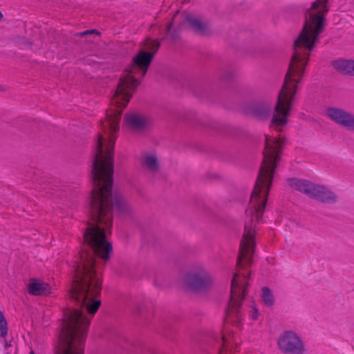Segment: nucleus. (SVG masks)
I'll list each match as a JSON object with an SVG mask.
<instances>
[{"mask_svg": "<svg viewBox=\"0 0 354 354\" xmlns=\"http://www.w3.org/2000/svg\"><path fill=\"white\" fill-rule=\"evenodd\" d=\"M172 26H173V24H170L168 26L167 30V34H169L171 31Z\"/></svg>", "mask_w": 354, "mask_h": 354, "instance_id": "20", "label": "nucleus"}, {"mask_svg": "<svg viewBox=\"0 0 354 354\" xmlns=\"http://www.w3.org/2000/svg\"><path fill=\"white\" fill-rule=\"evenodd\" d=\"M328 11V0H317L306 12L302 30L295 41V53L285 82L279 95L270 121L271 129L281 131L288 123L290 110L295 102L299 84L302 80L310 52L319 41Z\"/></svg>", "mask_w": 354, "mask_h": 354, "instance_id": "2", "label": "nucleus"}, {"mask_svg": "<svg viewBox=\"0 0 354 354\" xmlns=\"http://www.w3.org/2000/svg\"><path fill=\"white\" fill-rule=\"evenodd\" d=\"M185 22L192 30L198 34L205 33L208 28V24L206 21L196 16H187Z\"/></svg>", "mask_w": 354, "mask_h": 354, "instance_id": "11", "label": "nucleus"}, {"mask_svg": "<svg viewBox=\"0 0 354 354\" xmlns=\"http://www.w3.org/2000/svg\"><path fill=\"white\" fill-rule=\"evenodd\" d=\"M261 299L266 306H272L275 302V298L272 291L267 287L261 289Z\"/></svg>", "mask_w": 354, "mask_h": 354, "instance_id": "16", "label": "nucleus"}, {"mask_svg": "<svg viewBox=\"0 0 354 354\" xmlns=\"http://www.w3.org/2000/svg\"><path fill=\"white\" fill-rule=\"evenodd\" d=\"M8 333L7 322L3 315V313L0 311V336L5 337Z\"/></svg>", "mask_w": 354, "mask_h": 354, "instance_id": "18", "label": "nucleus"}, {"mask_svg": "<svg viewBox=\"0 0 354 354\" xmlns=\"http://www.w3.org/2000/svg\"><path fill=\"white\" fill-rule=\"evenodd\" d=\"M95 32H96V31L94 30H86V31H84L82 32L79 33V35L84 36V35H88V34H91V33H95Z\"/></svg>", "mask_w": 354, "mask_h": 354, "instance_id": "19", "label": "nucleus"}, {"mask_svg": "<svg viewBox=\"0 0 354 354\" xmlns=\"http://www.w3.org/2000/svg\"><path fill=\"white\" fill-rule=\"evenodd\" d=\"M213 282V277L205 269L201 268L183 279L185 286L189 290L200 291L206 289Z\"/></svg>", "mask_w": 354, "mask_h": 354, "instance_id": "7", "label": "nucleus"}, {"mask_svg": "<svg viewBox=\"0 0 354 354\" xmlns=\"http://www.w3.org/2000/svg\"><path fill=\"white\" fill-rule=\"evenodd\" d=\"M333 67L342 73L354 75V60L338 59L333 63Z\"/></svg>", "mask_w": 354, "mask_h": 354, "instance_id": "13", "label": "nucleus"}, {"mask_svg": "<svg viewBox=\"0 0 354 354\" xmlns=\"http://www.w3.org/2000/svg\"><path fill=\"white\" fill-rule=\"evenodd\" d=\"M277 346L284 354H306L304 341L294 330L283 332L277 339Z\"/></svg>", "mask_w": 354, "mask_h": 354, "instance_id": "6", "label": "nucleus"}, {"mask_svg": "<svg viewBox=\"0 0 354 354\" xmlns=\"http://www.w3.org/2000/svg\"><path fill=\"white\" fill-rule=\"evenodd\" d=\"M271 109L270 104H262L252 109L251 115L259 120H265L270 116Z\"/></svg>", "mask_w": 354, "mask_h": 354, "instance_id": "15", "label": "nucleus"}, {"mask_svg": "<svg viewBox=\"0 0 354 354\" xmlns=\"http://www.w3.org/2000/svg\"><path fill=\"white\" fill-rule=\"evenodd\" d=\"M142 165L151 171H156L159 167L157 156L153 153H146L142 157Z\"/></svg>", "mask_w": 354, "mask_h": 354, "instance_id": "14", "label": "nucleus"}, {"mask_svg": "<svg viewBox=\"0 0 354 354\" xmlns=\"http://www.w3.org/2000/svg\"><path fill=\"white\" fill-rule=\"evenodd\" d=\"M247 283L248 277L245 274L237 273L232 280L231 297L227 318L237 326H241L243 324L241 305L246 294Z\"/></svg>", "mask_w": 354, "mask_h": 354, "instance_id": "4", "label": "nucleus"}, {"mask_svg": "<svg viewBox=\"0 0 354 354\" xmlns=\"http://www.w3.org/2000/svg\"><path fill=\"white\" fill-rule=\"evenodd\" d=\"M27 289L33 295H45L50 292L49 284L37 279H31L28 283Z\"/></svg>", "mask_w": 354, "mask_h": 354, "instance_id": "10", "label": "nucleus"}, {"mask_svg": "<svg viewBox=\"0 0 354 354\" xmlns=\"http://www.w3.org/2000/svg\"><path fill=\"white\" fill-rule=\"evenodd\" d=\"M288 184L292 188L320 201L331 203L336 200V196L330 190L308 180L292 178L288 180Z\"/></svg>", "mask_w": 354, "mask_h": 354, "instance_id": "5", "label": "nucleus"}, {"mask_svg": "<svg viewBox=\"0 0 354 354\" xmlns=\"http://www.w3.org/2000/svg\"><path fill=\"white\" fill-rule=\"evenodd\" d=\"M283 141L266 136L263 160L250 201L246 209L244 233L240 244L237 264L240 268L252 263L255 248V225L263 220L268 195L274 174L280 162Z\"/></svg>", "mask_w": 354, "mask_h": 354, "instance_id": "3", "label": "nucleus"}, {"mask_svg": "<svg viewBox=\"0 0 354 354\" xmlns=\"http://www.w3.org/2000/svg\"><path fill=\"white\" fill-rule=\"evenodd\" d=\"M158 47L159 43L154 39H147L143 44L142 48L133 57L131 64L123 72L111 99V107L100 121L101 132L96 141L92 169L94 188L91 196H121L112 192V184L113 149L122 109L130 101L138 84V78L145 75Z\"/></svg>", "mask_w": 354, "mask_h": 354, "instance_id": "1", "label": "nucleus"}, {"mask_svg": "<svg viewBox=\"0 0 354 354\" xmlns=\"http://www.w3.org/2000/svg\"><path fill=\"white\" fill-rule=\"evenodd\" d=\"M223 349L220 354H232V350L240 345L239 337L232 331L225 330L222 335Z\"/></svg>", "mask_w": 354, "mask_h": 354, "instance_id": "9", "label": "nucleus"}, {"mask_svg": "<svg viewBox=\"0 0 354 354\" xmlns=\"http://www.w3.org/2000/svg\"><path fill=\"white\" fill-rule=\"evenodd\" d=\"M147 123V119L136 113H129L124 116V124L132 128V129H139L144 127Z\"/></svg>", "mask_w": 354, "mask_h": 354, "instance_id": "12", "label": "nucleus"}, {"mask_svg": "<svg viewBox=\"0 0 354 354\" xmlns=\"http://www.w3.org/2000/svg\"><path fill=\"white\" fill-rule=\"evenodd\" d=\"M30 354H35V352H34L33 351H31L30 352Z\"/></svg>", "mask_w": 354, "mask_h": 354, "instance_id": "22", "label": "nucleus"}, {"mask_svg": "<svg viewBox=\"0 0 354 354\" xmlns=\"http://www.w3.org/2000/svg\"><path fill=\"white\" fill-rule=\"evenodd\" d=\"M328 117L335 123L354 130V115L342 109L331 107L327 110Z\"/></svg>", "mask_w": 354, "mask_h": 354, "instance_id": "8", "label": "nucleus"}, {"mask_svg": "<svg viewBox=\"0 0 354 354\" xmlns=\"http://www.w3.org/2000/svg\"><path fill=\"white\" fill-rule=\"evenodd\" d=\"M247 315L251 322L257 321L260 317L259 310L254 302H251L247 307Z\"/></svg>", "mask_w": 354, "mask_h": 354, "instance_id": "17", "label": "nucleus"}, {"mask_svg": "<svg viewBox=\"0 0 354 354\" xmlns=\"http://www.w3.org/2000/svg\"><path fill=\"white\" fill-rule=\"evenodd\" d=\"M3 17V15L2 13L0 12V20L1 19V18Z\"/></svg>", "mask_w": 354, "mask_h": 354, "instance_id": "21", "label": "nucleus"}]
</instances>
